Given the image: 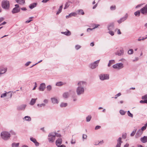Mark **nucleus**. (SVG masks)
<instances>
[{
  "mask_svg": "<svg viewBox=\"0 0 147 147\" xmlns=\"http://www.w3.org/2000/svg\"><path fill=\"white\" fill-rule=\"evenodd\" d=\"M47 89L48 91H50L52 89V87L51 85H48L47 86Z\"/></svg>",
  "mask_w": 147,
  "mask_h": 147,
  "instance_id": "obj_40",
  "label": "nucleus"
},
{
  "mask_svg": "<svg viewBox=\"0 0 147 147\" xmlns=\"http://www.w3.org/2000/svg\"><path fill=\"white\" fill-rule=\"evenodd\" d=\"M67 103H61L60 105V106L61 107H65L67 106Z\"/></svg>",
  "mask_w": 147,
  "mask_h": 147,
  "instance_id": "obj_35",
  "label": "nucleus"
},
{
  "mask_svg": "<svg viewBox=\"0 0 147 147\" xmlns=\"http://www.w3.org/2000/svg\"><path fill=\"white\" fill-rule=\"evenodd\" d=\"M134 15L137 16H139L140 15V12L138 10L134 13Z\"/></svg>",
  "mask_w": 147,
  "mask_h": 147,
  "instance_id": "obj_37",
  "label": "nucleus"
},
{
  "mask_svg": "<svg viewBox=\"0 0 147 147\" xmlns=\"http://www.w3.org/2000/svg\"><path fill=\"white\" fill-rule=\"evenodd\" d=\"M36 99L37 98H32L30 102V105H34L35 103Z\"/></svg>",
  "mask_w": 147,
  "mask_h": 147,
  "instance_id": "obj_28",
  "label": "nucleus"
},
{
  "mask_svg": "<svg viewBox=\"0 0 147 147\" xmlns=\"http://www.w3.org/2000/svg\"><path fill=\"white\" fill-rule=\"evenodd\" d=\"M46 88V85L45 83H42L40 84L39 87V89L40 91H43Z\"/></svg>",
  "mask_w": 147,
  "mask_h": 147,
  "instance_id": "obj_11",
  "label": "nucleus"
},
{
  "mask_svg": "<svg viewBox=\"0 0 147 147\" xmlns=\"http://www.w3.org/2000/svg\"><path fill=\"white\" fill-rule=\"evenodd\" d=\"M70 93L68 92H66L64 93L63 94V96L64 98H67L69 96Z\"/></svg>",
  "mask_w": 147,
  "mask_h": 147,
  "instance_id": "obj_16",
  "label": "nucleus"
},
{
  "mask_svg": "<svg viewBox=\"0 0 147 147\" xmlns=\"http://www.w3.org/2000/svg\"><path fill=\"white\" fill-rule=\"evenodd\" d=\"M140 11L141 13L143 14H147V4L140 9Z\"/></svg>",
  "mask_w": 147,
  "mask_h": 147,
  "instance_id": "obj_9",
  "label": "nucleus"
},
{
  "mask_svg": "<svg viewBox=\"0 0 147 147\" xmlns=\"http://www.w3.org/2000/svg\"><path fill=\"white\" fill-rule=\"evenodd\" d=\"M109 33L112 36H113L114 34V32L112 30H109Z\"/></svg>",
  "mask_w": 147,
  "mask_h": 147,
  "instance_id": "obj_46",
  "label": "nucleus"
},
{
  "mask_svg": "<svg viewBox=\"0 0 147 147\" xmlns=\"http://www.w3.org/2000/svg\"><path fill=\"white\" fill-rule=\"evenodd\" d=\"M30 140L34 142L36 146H38L39 145V143L37 142L36 139L35 138H33L32 137H31L30 138Z\"/></svg>",
  "mask_w": 147,
  "mask_h": 147,
  "instance_id": "obj_14",
  "label": "nucleus"
},
{
  "mask_svg": "<svg viewBox=\"0 0 147 147\" xmlns=\"http://www.w3.org/2000/svg\"><path fill=\"white\" fill-rule=\"evenodd\" d=\"M26 106L25 105H23L18 107V109L19 110H24Z\"/></svg>",
  "mask_w": 147,
  "mask_h": 147,
  "instance_id": "obj_21",
  "label": "nucleus"
},
{
  "mask_svg": "<svg viewBox=\"0 0 147 147\" xmlns=\"http://www.w3.org/2000/svg\"><path fill=\"white\" fill-rule=\"evenodd\" d=\"M115 63V61L114 60H110L109 63L108 65V67H110L112 64H114Z\"/></svg>",
  "mask_w": 147,
  "mask_h": 147,
  "instance_id": "obj_27",
  "label": "nucleus"
},
{
  "mask_svg": "<svg viewBox=\"0 0 147 147\" xmlns=\"http://www.w3.org/2000/svg\"><path fill=\"white\" fill-rule=\"evenodd\" d=\"M99 26V25H95V26L94 28H88L87 29V32H88L89 31V30H92L93 29H94L97 28V27H98Z\"/></svg>",
  "mask_w": 147,
  "mask_h": 147,
  "instance_id": "obj_34",
  "label": "nucleus"
},
{
  "mask_svg": "<svg viewBox=\"0 0 147 147\" xmlns=\"http://www.w3.org/2000/svg\"><path fill=\"white\" fill-rule=\"evenodd\" d=\"M126 133H125V134H123V135H122V137L124 139L126 138Z\"/></svg>",
  "mask_w": 147,
  "mask_h": 147,
  "instance_id": "obj_58",
  "label": "nucleus"
},
{
  "mask_svg": "<svg viewBox=\"0 0 147 147\" xmlns=\"http://www.w3.org/2000/svg\"><path fill=\"white\" fill-rule=\"evenodd\" d=\"M1 136L3 140L7 141L10 139L11 135L9 132L6 131H3L1 133Z\"/></svg>",
  "mask_w": 147,
  "mask_h": 147,
  "instance_id": "obj_1",
  "label": "nucleus"
},
{
  "mask_svg": "<svg viewBox=\"0 0 147 147\" xmlns=\"http://www.w3.org/2000/svg\"><path fill=\"white\" fill-rule=\"evenodd\" d=\"M139 59V58L138 57H136L135 59L133 60V61H138Z\"/></svg>",
  "mask_w": 147,
  "mask_h": 147,
  "instance_id": "obj_63",
  "label": "nucleus"
},
{
  "mask_svg": "<svg viewBox=\"0 0 147 147\" xmlns=\"http://www.w3.org/2000/svg\"><path fill=\"white\" fill-rule=\"evenodd\" d=\"M81 47V46L79 45H76L75 46V49L77 50H78L79 49H80Z\"/></svg>",
  "mask_w": 147,
  "mask_h": 147,
  "instance_id": "obj_45",
  "label": "nucleus"
},
{
  "mask_svg": "<svg viewBox=\"0 0 147 147\" xmlns=\"http://www.w3.org/2000/svg\"><path fill=\"white\" fill-rule=\"evenodd\" d=\"M100 61V60H98L90 64L89 65V67L93 69L95 68L98 65V64Z\"/></svg>",
  "mask_w": 147,
  "mask_h": 147,
  "instance_id": "obj_4",
  "label": "nucleus"
},
{
  "mask_svg": "<svg viewBox=\"0 0 147 147\" xmlns=\"http://www.w3.org/2000/svg\"><path fill=\"white\" fill-rule=\"evenodd\" d=\"M86 121L87 122H88L90 121L91 119V115H88L86 117Z\"/></svg>",
  "mask_w": 147,
  "mask_h": 147,
  "instance_id": "obj_36",
  "label": "nucleus"
},
{
  "mask_svg": "<svg viewBox=\"0 0 147 147\" xmlns=\"http://www.w3.org/2000/svg\"><path fill=\"white\" fill-rule=\"evenodd\" d=\"M67 32H62L61 33L67 36H70L71 34V32L68 30H67Z\"/></svg>",
  "mask_w": 147,
  "mask_h": 147,
  "instance_id": "obj_23",
  "label": "nucleus"
},
{
  "mask_svg": "<svg viewBox=\"0 0 147 147\" xmlns=\"http://www.w3.org/2000/svg\"><path fill=\"white\" fill-rule=\"evenodd\" d=\"M48 136L49 137L48 138L49 142H53L55 139L54 133H50L49 134Z\"/></svg>",
  "mask_w": 147,
  "mask_h": 147,
  "instance_id": "obj_6",
  "label": "nucleus"
},
{
  "mask_svg": "<svg viewBox=\"0 0 147 147\" xmlns=\"http://www.w3.org/2000/svg\"><path fill=\"white\" fill-rule=\"evenodd\" d=\"M113 67L115 69H120L123 67V64L122 63H117L113 65Z\"/></svg>",
  "mask_w": 147,
  "mask_h": 147,
  "instance_id": "obj_5",
  "label": "nucleus"
},
{
  "mask_svg": "<svg viewBox=\"0 0 147 147\" xmlns=\"http://www.w3.org/2000/svg\"><path fill=\"white\" fill-rule=\"evenodd\" d=\"M70 14H71V17L72 16H75L77 15L76 14L75 12L71 13H70Z\"/></svg>",
  "mask_w": 147,
  "mask_h": 147,
  "instance_id": "obj_51",
  "label": "nucleus"
},
{
  "mask_svg": "<svg viewBox=\"0 0 147 147\" xmlns=\"http://www.w3.org/2000/svg\"><path fill=\"white\" fill-rule=\"evenodd\" d=\"M87 137L86 135L83 134L82 136V138L83 139H86Z\"/></svg>",
  "mask_w": 147,
  "mask_h": 147,
  "instance_id": "obj_55",
  "label": "nucleus"
},
{
  "mask_svg": "<svg viewBox=\"0 0 147 147\" xmlns=\"http://www.w3.org/2000/svg\"><path fill=\"white\" fill-rule=\"evenodd\" d=\"M71 144H74L76 143L75 140H74L73 139L71 141Z\"/></svg>",
  "mask_w": 147,
  "mask_h": 147,
  "instance_id": "obj_60",
  "label": "nucleus"
},
{
  "mask_svg": "<svg viewBox=\"0 0 147 147\" xmlns=\"http://www.w3.org/2000/svg\"><path fill=\"white\" fill-rule=\"evenodd\" d=\"M121 138H119L117 140V143L116 146V147H120L122 142L121 140Z\"/></svg>",
  "mask_w": 147,
  "mask_h": 147,
  "instance_id": "obj_20",
  "label": "nucleus"
},
{
  "mask_svg": "<svg viewBox=\"0 0 147 147\" xmlns=\"http://www.w3.org/2000/svg\"><path fill=\"white\" fill-rule=\"evenodd\" d=\"M71 2L70 1H68L66 3L65 5V6L64 8V9H67L69 6Z\"/></svg>",
  "mask_w": 147,
  "mask_h": 147,
  "instance_id": "obj_25",
  "label": "nucleus"
},
{
  "mask_svg": "<svg viewBox=\"0 0 147 147\" xmlns=\"http://www.w3.org/2000/svg\"><path fill=\"white\" fill-rule=\"evenodd\" d=\"M45 105V104L44 103H42L41 104H38L37 106L39 107H41L42 106L44 107Z\"/></svg>",
  "mask_w": 147,
  "mask_h": 147,
  "instance_id": "obj_50",
  "label": "nucleus"
},
{
  "mask_svg": "<svg viewBox=\"0 0 147 147\" xmlns=\"http://www.w3.org/2000/svg\"><path fill=\"white\" fill-rule=\"evenodd\" d=\"M142 100H145L146 99H147V94H146L144 96H143L142 97Z\"/></svg>",
  "mask_w": 147,
  "mask_h": 147,
  "instance_id": "obj_47",
  "label": "nucleus"
},
{
  "mask_svg": "<svg viewBox=\"0 0 147 147\" xmlns=\"http://www.w3.org/2000/svg\"><path fill=\"white\" fill-rule=\"evenodd\" d=\"M141 142L143 143H145L147 142V136H144L140 138Z\"/></svg>",
  "mask_w": 147,
  "mask_h": 147,
  "instance_id": "obj_18",
  "label": "nucleus"
},
{
  "mask_svg": "<svg viewBox=\"0 0 147 147\" xmlns=\"http://www.w3.org/2000/svg\"><path fill=\"white\" fill-rule=\"evenodd\" d=\"M64 84L63 83L61 82H59L56 83V85L57 86H60Z\"/></svg>",
  "mask_w": 147,
  "mask_h": 147,
  "instance_id": "obj_32",
  "label": "nucleus"
},
{
  "mask_svg": "<svg viewBox=\"0 0 147 147\" xmlns=\"http://www.w3.org/2000/svg\"><path fill=\"white\" fill-rule=\"evenodd\" d=\"M58 147H66L64 145L62 144L61 145H59L58 146Z\"/></svg>",
  "mask_w": 147,
  "mask_h": 147,
  "instance_id": "obj_64",
  "label": "nucleus"
},
{
  "mask_svg": "<svg viewBox=\"0 0 147 147\" xmlns=\"http://www.w3.org/2000/svg\"><path fill=\"white\" fill-rule=\"evenodd\" d=\"M146 36H147V37L146 38H141V39H140V38H138V41H140L141 40H144V39H146L147 38V35H146Z\"/></svg>",
  "mask_w": 147,
  "mask_h": 147,
  "instance_id": "obj_54",
  "label": "nucleus"
},
{
  "mask_svg": "<svg viewBox=\"0 0 147 147\" xmlns=\"http://www.w3.org/2000/svg\"><path fill=\"white\" fill-rule=\"evenodd\" d=\"M20 9H21L22 10L24 11H25L27 10L26 8L25 7H22V8H21Z\"/></svg>",
  "mask_w": 147,
  "mask_h": 147,
  "instance_id": "obj_61",
  "label": "nucleus"
},
{
  "mask_svg": "<svg viewBox=\"0 0 147 147\" xmlns=\"http://www.w3.org/2000/svg\"><path fill=\"white\" fill-rule=\"evenodd\" d=\"M16 1L20 4H23L25 3V0H16Z\"/></svg>",
  "mask_w": 147,
  "mask_h": 147,
  "instance_id": "obj_26",
  "label": "nucleus"
},
{
  "mask_svg": "<svg viewBox=\"0 0 147 147\" xmlns=\"http://www.w3.org/2000/svg\"><path fill=\"white\" fill-rule=\"evenodd\" d=\"M100 127H101L100 126L97 125V126H96V127H95V130H97V129H98L100 128Z\"/></svg>",
  "mask_w": 147,
  "mask_h": 147,
  "instance_id": "obj_56",
  "label": "nucleus"
},
{
  "mask_svg": "<svg viewBox=\"0 0 147 147\" xmlns=\"http://www.w3.org/2000/svg\"><path fill=\"white\" fill-rule=\"evenodd\" d=\"M19 145V143H13L11 145L12 147H18Z\"/></svg>",
  "mask_w": 147,
  "mask_h": 147,
  "instance_id": "obj_30",
  "label": "nucleus"
},
{
  "mask_svg": "<svg viewBox=\"0 0 147 147\" xmlns=\"http://www.w3.org/2000/svg\"><path fill=\"white\" fill-rule=\"evenodd\" d=\"M7 95L6 93H4L3 94H2L1 96V98H4Z\"/></svg>",
  "mask_w": 147,
  "mask_h": 147,
  "instance_id": "obj_49",
  "label": "nucleus"
},
{
  "mask_svg": "<svg viewBox=\"0 0 147 147\" xmlns=\"http://www.w3.org/2000/svg\"><path fill=\"white\" fill-rule=\"evenodd\" d=\"M123 53L124 50L123 48H121L115 53V54L118 56H121L123 55Z\"/></svg>",
  "mask_w": 147,
  "mask_h": 147,
  "instance_id": "obj_10",
  "label": "nucleus"
},
{
  "mask_svg": "<svg viewBox=\"0 0 147 147\" xmlns=\"http://www.w3.org/2000/svg\"><path fill=\"white\" fill-rule=\"evenodd\" d=\"M10 132L12 135H15L16 134V133L12 130Z\"/></svg>",
  "mask_w": 147,
  "mask_h": 147,
  "instance_id": "obj_53",
  "label": "nucleus"
},
{
  "mask_svg": "<svg viewBox=\"0 0 147 147\" xmlns=\"http://www.w3.org/2000/svg\"><path fill=\"white\" fill-rule=\"evenodd\" d=\"M84 89L83 87H78L76 90V92L78 95H80L84 93Z\"/></svg>",
  "mask_w": 147,
  "mask_h": 147,
  "instance_id": "obj_3",
  "label": "nucleus"
},
{
  "mask_svg": "<svg viewBox=\"0 0 147 147\" xmlns=\"http://www.w3.org/2000/svg\"><path fill=\"white\" fill-rule=\"evenodd\" d=\"M121 94L120 93H119L115 95V97H114L115 98H117V97L119 96H121Z\"/></svg>",
  "mask_w": 147,
  "mask_h": 147,
  "instance_id": "obj_48",
  "label": "nucleus"
},
{
  "mask_svg": "<svg viewBox=\"0 0 147 147\" xmlns=\"http://www.w3.org/2000/svg\"><path fill=\"white\" fill-rule=\"evenodd\" d=\"M63 8V5H61L60 6L59 9H58V11L56 13L57 15H58L62 11V9Z\"/></svg>",
  "mask_w": 147,
  "mask_h": 147,
  "instance_id": "obj_29",
  "label": "nucleus"
},
{
  "mask_svg": "<svg viewBox=\"0 0 147 147\" xmlns=\"http://www.w3.org/2000/svg\"><path fill=\"white\" fill-rule=\"evenodd\" d=\"M108 29L109 30H112L114 29V24L113 23L110 24L108 26Z\"/></svg>",
  "mask_w": 147,
  "mask_h": 147,
  "instance_id": "obj_17",
  "label": "nucleus"
},
{
  "mask_svg": "<svg viewBox=\"0 0 147 147\" xmlns=\"http://www.w3.org/2000/svg\"><path fill=\"white\" fill-rule=\"evenodd\" d=\"M37 84L35 82V86L33 88V90H35L36 89V87H37Z\"/></svg>",
  "mask_w": 147,
  "mask_h": 147,
  "instance_id": "obj_57",
  "label": "nucleus"
},
{
  "mask_svg": "<svg viewBox=\"0 0 147 147\" xmlns=\"http://www.w3.org/2000/svg\"><path fill=\"white\" fill-rule=\"evenodd\" d=\"M136 130L137 129H134L133 131L130 134V136H133L134 135L136 132Z\"/></svg>",
  "mask_w": 147,
  "mask_h": 147,
  "instance_id": "obj_38",
  "label": "nucleus"
},
{
  "mask_svg": "<svg viewBox=\"0 0 147 147\" xmlns=\"http://www.w3.org/2000/svg\"><path fill=\"white\" fill-rule=\"evenodd\" d=\"M133 53V51L132 49H129L128 51V54H132Z\"/></svg>",
  "mask_w": 147,
  "mask_h": 147,
  "instance_id": "obj_42",
  "label": "nucleus"
},
{
  "mask_svg": "<svg viewBox=\"0 0 147 147\" xmlns=\"http://www.w3.org/2000/svg\"><path fill=\"white\" fill-rule=\"evenodd\" d=\"M78 14H81L82 15H83L84 14V12L83 11L82 9H79L78 10Z\"/></svg>",
  "mask_w": 147,
  "mask_h": 147,
  "instance_id": "obj_31",
  "label": "nucleus"
},
{
  "mask_svg": "<svg viewBox=\"0 0 147 147\" xmlns=\"http://www.w3.org/2000/svg\"><path fill=\"white\" fill-rule=\"evenodd\" d=\"M20 8L14 7L13 9L11 12L13 14L17 13L19 12L20 11Z\"/></svg>",
  "mask_w": 147,
  "mask_h": 147,
  "instance_id": "obj_13",
  "label": "nucleus"
},
{
  "mask_svg": "<svg viewBox=\"0 0 147 147\" xmlns=\"http://www.w3.org/2000/svg\"><path fill=\"white\" fill-rule=\"evenodd\" d=\"M62 142V140L61 138H59L56 141V144L58 146L59 145H60L61 144Z\"/></svg>",
  "mask_w": 147,
  "mask_h": 147,
  "instance_id": "obj_19",
  "label": "nucleus"
},
{
  "mask_svg": "<svg viewBox=\"0 0 147 147\" xmlns=\"http://www.w3.org/2000/svg\"><path fill=\"white\" fill-rule=\"evenodd\" d=\"M52 102L53 104H57L58 103L57 100L55 98H51Z\"/></svg>",
  "mask_w": 147,
  "mask_h": 147,
  "instance_id": "obj_24",
  "label": "nucleus"
},
{
  "mask_svg": "<svg viewBox=\"0 0 147 147\" xmlns=\"http://www.w3.org/2000/svg\"><path fill=\"white\" fill-rule=\"evenodd\" d=\"M24 118L26 121H30L31 120V117L28 116H26L24 117Z\"/></svg>",
  "mask_w": 147,
  "mask_h": 147,
  "instance_id": "obj_33",
  "label": "nucleus"
},
{
  "mask_svg": "<svg viewBox=\"0 0 147 147\" xmlns=\"http://www.w3.org/2000/svg\"><path fill=\"white\" fill-rule=\"evenodd\" d=\"M37 5L36 3H33L30 4L29 6V7L31 9H32L34 7H36Z\"/></svg>",
  "mask_w": 147,
  "mask_h": 147,
  "instance_id": "obj_22",
  "label": "nucleus"
},
{
  "mask_svg": "<svg viewBox=\"0 0 147 147\" xmlns=\"http://www.w3.org/2000/svg\"><path fill=\"white\" fill-rule=\"evenodd\" d=\"M119 112L120 114L122 115H124L125 113V112L122 110H120Z\"/></svg>",
  "mask_w": 147,
  "mask_h": 147,
  "instance_id": "obj_43",
  "label": "nucleus"
},
{
  "mask_svg": "<svg viewBox=\"0 0 147 147\" xmlns=\"http://www.w3.org/2000/svg\"><path fill=\"white\" fill-rule=\"evenodd\" d=\"M7 70L6 67H1L0 68V74H3L5 73Z\"/></svg>",
  "mask_w": 147,
  "mask_h": 147,
  "instance_id": "obj_12",
  "label": "nucleus"
},
{
  "mask_svg": "<svg viewBox=\"0 0 147 147\" xmlns=\"http://www.w3.org/2000/svg\"><path fill=\"white\" fill-rule=\"evenodd\" d=\"M127 14H126L125 16L121 18L120 20H118L117 22L119 24H120L125 20L127 19Z\"/></svg>",
  "mask_w": 147,
  "mask_h": 147,
  "instance_id": "obj_15",
  "label": "nucleus"
},
{
  "mask_svg": "<svg viewBox=\"0 0 147 147\" xmlns=\"http://www.w3.org/2000/svg\"><path fill=\"white\" fill-rule=\"evenodd\" d=\"M146 129V127L144 126L141 128V131H144Z\"/></svg>",
  "mask_w": 147,
  "mask_h": 147,
  "instance_id": "obj_62",
  "label": "nucleus"
},
{
  "mask_svg": "<svg viewBox=\"0 0 147 147\" xmlns=\"http://www.w3.org/2000/svg\"><path fill=\"white\" fill-rule=\"evenodd\" d=\"M54 134L55 137L56 136L58 137H61V135L60 134H59L58 133H54Z\"/></svg>",
  "mask_w": 147,
  "mask_h": 147,
  "instance_id": "obj_39",
  "label": "nucleus"
},
{
  "mask_svg": "<svg viewBox=\"0 0 147 147\" xmlns=\"http://www.w3.org/2000/svg\"><path fill=\"white\" fill-rule=\"evenodd\" d=\"M99 78L102 80H108L109 79V75L107 74H101L99 75Z\"/></svg>",
  "mask_w": 147,
  "mask_h": 147,
  "instance_id": "obj_7",
  "label": "nucleus"
},
{
  "mask_svg": "<svg viewBox=\"0 0 147 147\" xmlns=\"http://www.w3.org/2000/svg\"><path fill=\"white\" fill-rule=\"evenodd\" d=\"M2 7L5 9H9L10 7V4L9 1L7 0H3L1 3Z\"/></svg>",
  "mask_w": 147,
  "mask_h": 147,
  "instance_id": "obj_2",
  "label": "nucleus"
},
{
  "mask_svg": "<svg viewBox=\"0 0 147 147\" xmlns=\"http://www.w3.org/2000/svg\"><path fill=\"white\" fill-rule=\"evenodd\" d=\"M86 82L84 81H80L78 82L77 85L78 87H83L84 88V86L86 85Z\"/></svg>",
  "mask_w": 147,
  "mask_h": 147,
  "instance_id": "obj_8",
  "label": "nucleus"
},
{
  "mask_svg": "<svg viewBox=\"0 0 147 147\" xmlns=\"http://www.w3.org/2000/svg\"><path fill=\"white\" fill-rule=\"evenodd\" d=\"M142 133V132L141 129L139 130L137 132V134H141Z\"/></svg>",
  "mask_w": 147,
  "mask_h": 147,
  "instance_id": "obj_52",
  "label": "nucleus"
},
{
  "mask_svg": "<svg viewBox=\"0 0 147 147\" xmlns=\"http://www.w3.org/2000/svg\"><path fill=\"white\" fill-rule=\"evenodd\" d=\"M116 9V6L115 5H113L111 6L110 7V9L111 10H114Z\"/></svg>",
  "mask_w": 147,
  "mask_h": 147,
  "instance_id": "obj_44",
  "label": "nucleus"
},
{
  "mask_svg": "<svg viewBox=\"0 0 147 147\" xmlns=\"http://www.w3.org/2000/svg\"><path fill=\"white\" fill-rule=\"evenodd\" d=\"M31 63L30 61H28L25 64V65L26 66H28Z\"/></svg>",
  "mask_w": 147,
  "mask_h": 147,
  "instance_id": "obj_59",
  "label": "nucleus"
},
{
  "mask_svg": "<svg viewBox=\"0 0 147 147\" xmlns=\"http://www.w3.org/2000/svg\"><path fill=\"white\" fill-rule=\"evenodd\" d=\"M127 114L130 117L132 118L133 117V115L130 113L129 111H127Z\"/></svg>",
  "mask_w": 147,
  "mask_h": 147,
  "instance_id": "obj_41",
  "label": "nucleus"
}]
</instances>
